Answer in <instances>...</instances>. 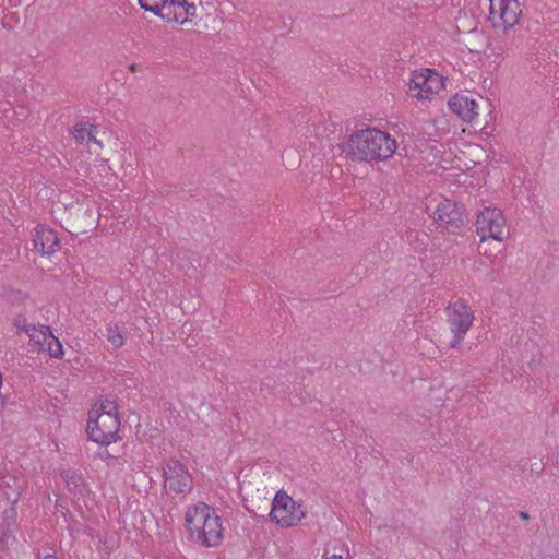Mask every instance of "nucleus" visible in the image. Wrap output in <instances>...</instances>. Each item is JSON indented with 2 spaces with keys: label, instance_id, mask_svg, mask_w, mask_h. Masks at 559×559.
I'll list each match as a JSON object with an SVG mask.
<instances>
[{
  "label": "nucleus",
  "instance_id": "obj_1",
  "mask_svg": "<svg viewBox=\"0 0 559 559\" xmlns=\"http://www.w3.org/2000/svg\"><path fill=\"white\" fill-rule=\"evenodd\" d=\"M395 150L396 142L389 133L370 128L355 131L342 146L343 153L359 163L386 160Z\"/></svg>",
  "mask_w": 559,
  "mask_h": 559
},
{
  "label": "nucleus",
  "instance_id": "obj_2",
  "mask_svg": "<svg viewBox=\"0 0 559 559\" xmlns=\"http://www.w3.org/2000/svg\"><path fill=\"white\" fill-rule=\"evenodd\" d=\"M187 528L193 542L204 547H215L223 539L221 518L213 508L200 502L186 513Z\"/></svg>",
  "mask_w": 559,
  "mask_h": 559
},
{
  "label": "nucleus",
  "instance_id": "obj_3",
  "mask_svg": "<svg viewBox=\"0 0 559 559\" xmlns=\"http://www.w3.org/2000/svg\"><path fill=\"white\" fill-rule=\"evenodd\" d=\"M306 515L301 504L295 502L284 490H278L272 501L271 521L283 527L295 526Z\"/></svg>",
  "mask_w": 559,
  "mask_h": 559
},
{
  "label": "nucleus",
  "instance_id": "obj_4",
  "mask_svg": "<svg viewBox=\"0 0 559 559\" xmlns=\"http://www.w3.org/2000/svg\"><path fill=\"white\" fill-rule=\"evenodd\" d=\"M120 428L119 416L108 414H97L94 418V414L90 413L86 432L88 439L100 445H109L117 441L118 431Z\"/></svg>",
  "mask_w": 559,
  "mask_h": 559
},
{
  "label": "nucleus",
  "instance_id": "obj_5",
  "mask_svg": "<svg viewBox=\"0 0 559 559\" xmlns=\"http://www.w3.org/2000/svg\"><path fill=\"white\" fill-rule=\"evenodd\" d=\"M476 233L481 242L488 238L499 242L503 241L508 237L509 230L502 212L496 207H485L480 211L476 219Z\"/></svg>",
  "mask_w": 559,
  "mask_h": 559
},
{
  "label": "nucleus",
  "instance_id": "obj_6",
  "mask_svg": "<svg viewBox=\"0 0 559 559\" xmlns=\"http://www.w3.org/2000/svg\"><path fill=\"white\" fill-rule=\"evenodd\" d=\"M447 312L450 330L453 333V340L450 342V347L455 348L461 344L465 334L471 329L474 314L462 300L454 302L452 307H448Z\"/></svg>",
  "mask_w": 559,
  "mask_h": 559
},
{
  "label": "nucleus",
  "instance_id": "obj_7",
  "mask_svg": "<svg viewBox=\"0 0 559 559\" xmlns=\"http://www.w3.org/2000/svg\"><path fill=\"white\" fill-rule=\"evenodd\" d=\"M433 219L449 234L459 233L465 224L466 215L463 206L444 199L435 210Z\"/></svg>",
  "mask_w": 559,
  "mask_h": 559
},
{
  "label": "nucleus",
  "instance_id": "obj_8",
  "mask_svg": "<svg viewBox=\"0 0 559 559\" xmlns=\"http://www.w3.org/2000/svg\"><path fill=\"white\" fill-rule=\"evenodd\" d=\"M164 476L169 489L177 493H186L192 488L191 475L178 460L170 459L166 462Z\"/></svg>",
  "mask_w": 559,
  "mask_h": 559
},
{
  "label": "nucleus",
  "instance_id": "obj_9",
  "mask_svg": "<svg viewBox=\"0 0 559 559\" xmlns=\"http://www.w3.org/2000/svg\"><path fill=\"white\" fill-rule=\"evenodd\" d=\"M489 5V19L495 20V16H499L502 21L504 29L512 28L518 22L522 14L520 3L516 0H488Z\"/></svg>",
  "mask_w": 559,
  "mask_h": 559
},
{
  "label": "nucleus",
  "instance_id": "obj_10",
  "mask_svg": "<svg viewBox=\"0 0 559 559\" xmlns=\"http://www.w3.org/2000/svg\"><path fill=\"white\" fill-rule=\"evenodd\" d=\"M426 73H414L411 79L409 91H418L413 96L418 99H429L435 94V85L439 83L438 74L430 69Z\"/></svg>",
  "mask_w": 559,
  "mask_h": 559
},
{
  "label": "nucleus",
  "instance_id": "obj_11",
  "mask_svg": "<svg viewBox=\"0 0 559 559\" xmlns=\"http://www.w3.org/2000/svg\"><path fill=\"white\" fill-rule=\"evenodd\" d=\"M34 248L43 255H50L60 249L57 234L44 225H38L33 235Z\"/></svg>",
  "mask_w": 559,
  "mask_h": 559
},
{
  "label": "nucleus",
  "instance_id": "obj_12",
  "mask_svg": "<svg viewBox=\"0 0 559 559\" xmlns=\"http://www.w3.org/2000/svg\"><path fill=\"white\" fill-rule=\"evenodd\" d=\"M448 105L465 122H473L478 116L476 99L465 95L455 94L449 99Z\"/></svg>",
  "mask_w": 559,
  "mask_h": 559
},
{
  "label": "nucleus",
  "instance_id": "obj_13",
  "mask_svg": "<svg viewBox=\"0 0 559 559\" xmlns=\"http://www.w3.org/2000/svg\"><path fill=\"white\" fill-rule=\"evenodd\" d=\"M154 3L151 4L148 0H138V4L141 9H143L146 12H151L154 15L166 20L168 22L173 21H179L181 17V13L174 10L169 11V9L166 7L165 2L163 0H152Z\"/></svg>",
  "mask_w": 559,
  "mask_h": 559
},
{
  "label": "nucleus",
  "instance_id": "obj_14",
  "mask_svg": "<svg viewBox=\"0 0 559 559\" xmlns=\"http://www.w3.org/2000/svg\"><path fill=\"white\" fill-rule=\"evenodd\" d=\"M106 337L116 348H119L124 344L123 329L119 323H109L107 325Z\"/></svg>",
  "mask_w": 559,
  "mask_h": 559
},
{
  "label": "nucleus",
  "instance_id": "obj_15",
  "mask_svg": "<svg viewBox=\"0 0 559 559\" xmlns=\"http://www.w3.org/2000/svg\"><path fill=\"white\" fill-rule=\"evenodd\" d=\"M62 478L67 484L70 491L82 492L81 487L83 486V479L80 474L73 469H67L62 472Z\"/></svg>",
  "mask_w": 559,
  "mask_h": 559
},
{
  "label": "nucleus",
  "instance_id": "obj_16",
  "mask_svg": "<svg viewBox=\"0 0 559 559\" xmlns=\"http://www.w3.org/2000/svg\"><path fill=\"white\" fill-rule=\"evenodd\" d=\"M50 329L49 326L40 325L39 329H37L35 325L32 326L28 336L31 341H33L35 344L39 345L40 349H45V344L48 341V334Z\"/></svg>",
  "mask_w": 559,
  "mask_h": 559
},
{
  "label": "nucleus",
  "instance_id": "obj_17",
  "mask_svg": "<svg viewBox=\"0 0 559 559\" xmlns=\"http://www.w3.org/2000/svg\"><path fill=\"white\" fill-rule=\"evenodd\" d=\"M49 353L51 357L59 358L63 355L62 345L57 337L52 335L51 332L48 334V341L45 344V349Z\"/></svg>",
  "mask_w": 559,
  "mask_h": 559
},
{
  "label": "nucleus",
  "instance_id": "obj_18",
  "mask_svg": "<svg viewBox=\"0 0 559 559\" xmlns=\"http://www.w3.org/2000/svg\"><path fill=\"white\" fill-rule=\"evenodd\" d=\"M94 414V412H92ZM95 414H108V415H115L119 416L118 414V406L115 401L106 399L100 404V412L95 411Z\"/></svg>",
  "mask_w": 559,
  "mask_h": 559
},
{
  "label": "nucleus",
  "instance_id": "obj_19",
  "mask_svg": "<svg viewBox=\"0 0 559 559\" xmlns=\"http://www.w3.org/2000/svg\"><path fill=\"white\" fill-rule=\"evenodd\" d=\"M13 324L16 329L17 332H26V333H29L31 329H32V324H28L27 321H26V318L23 316V314H17L15 318H14V321H13Z\"/></svg>",
  "mask_w": 559,
  "mask_h": 559
},
{
  "label": "nucleus",
  "instance_id": "obj_20",
  "mask_svg": "<svg viewBox=\"0 0 559 559\" xmlns=\"http://www.w3.org/2000/svg\"><path fill=\"white\" fill-rule=\"evenodd\" d=\"M90 130L86 129V126L84 123H78L73 127L72 134L74 139L79 142H83L85 138H87V132Z\"/></svg>",
  "mask_w": 559,
  "mask_h": 559
},
{
  "label": "nucleus",
  "instance_id": "obj_21",
  "mask_svg": "<svg viewBox=\"0 0 559 559\" xmlns=\"http://www.w3.org/2000/svg\"><path fill=\"white\" fill-rule=\"evenodd\" d=\"M180 8L185 10V14H186L183 17L181 16L179 19L178 22L180 24H185L186 22H188L191 17H193L195 15V7L193 3L188 2V5L180 7Z\"/></svg>",
  "mask_w": 559,
  "mask_h": 559
},
{
  "label": "nucleus",
  "instance_id": "obj_22",
  "mask_svg": "<svg viewBox=\"0 0 559 559\" xmlns=\"http://www.w3.org/2000/svg\"><path fill=\"white\" fill-rule=\"evenodd\" d=\"M166 4V7L169 9V11H177V8L186 7L188 5L187 0H163Z\"/></svg>",
  "mask_w": 559,
  "mask_h": 559
},
{
  "label": "nucleus",
  "instance_id": "obj_23",
  "mask_svg": "<svg viewBox=\"0 0 559 559\" xmlns=\"http://www.w3.org/2000/svg\"><path fill=\"white\" fill-rule=\"evenodd\" d=\"M91 128L92 129L87 132V141L88 142H93V143L97 144L98 146H102L100 141H98L96 139V135L94 133V130L96 129V127L95 126H91Z\"/></svg>",
  "mask_w": 559,
  "mask_h": 559
},
{
  "label": "nucleus",
  "instance_id": "obj_24",
  "mask_svg": "<svg viewBox=\"0 0 559 559\" xmlns=\"http://www.w3.org/2000/svg\"><path fill=\"white\" fill-rule=\"evenodd\" d=\"M532 472H535L537 474H540L543 471H544V464L543 463H535V464H532V467H531Z\"/></svg>",
  "mask_w": 559,
  "mask_h": 559
},
{
  "label": "nucleus",
  "instance_id": "obj_25",
  "mask_svg": "<svg viewBox=\"0 0 559 559\" xmlns=\"http://www.w3.org/2000/svg\"><path fill=\"white\" fill-rule=\"evenodd\" d=\"M99 456L100 459L103 460H107V459H111L114 457V455H111L107 450L103 451L102 453H99Z\"/></svg>",
  "mask_w": 559,
  "mask_h": 559
},
{
  "label": "nucleus",
  "instance_id": "obj_26",
  "mask_svg": "<svg viewBox=\"0 0 559 559\" xmlns=\"http://www.w3.org/2000/svg\"><path fill=\"white\" fill-rule=\"evenodd\" d=\"M15 513V509L11 507L10 509L4 511L7 518L12 516Z\"/></svg>",
  "mask_w": 559,
  "mask_h": 559
},
{
  "label": "nucleus",
  "instance_id": "obj_27",
  "mask_svg": "<svg viewBox=\"0 0 559 559\" xmlns=\"http://www.w3.org/2000/svg\"><path fill=\"white\" fill-rule=\"evenodd\" d=\"M519 516H520L522 520H524V521L530 520V514H528L527 512H524V511H521V512L519 513Z\"/></svg>",
  "mask_w": 559,
  "mask_h": 559
},
{
  "label": "nucleus",
  "instance_id": "obj_28",
  "mask_svg": "<svg viewBox=\"0 0 559 559\" xmlns=\"http://www.w3.org/2000/svg\"><path fill=\"white\" fill-rule=\"evenodd\" d=\"M295 397H296V396H294V397H292V399H290V403H292L293 405H298L299 403H305V402H306V399L300 397V399H299V402H298V401H295Z\"/></svg>",
  "mask_w": 559,
  "mask_h": 559
},
{
  "label": "nucleus",
  "instance_id": "obj_29",
  "mask_svg": "<svg viewBox=\"0 0 559 559\" xmlns=\"http://www.w3.org/2000/svg\"><path fill=\"white\" fill-rule=\"evenodd\" d=\"M326 559H344V558H343V556H342V555H335V554H333V555H331V556H330L329 558H326Z\"/></svg>",
  "mask_w": 559,
  "mask_h": 559
},
{
  "label": "nucleus",
  "instance_id": "obj_30",
  "mask_svg": "<svg viewBox=\"0 0 559 559\" xmlns=\"http://www.w3.org/2000/svg\"><path fill=\"white\" fill-rule=\"evenodd\" d=\"M43 559H58L55 555H47Z\"/></svg>",
  "mask_w": 559,
  "mask_h": 559
}]
</instances>
